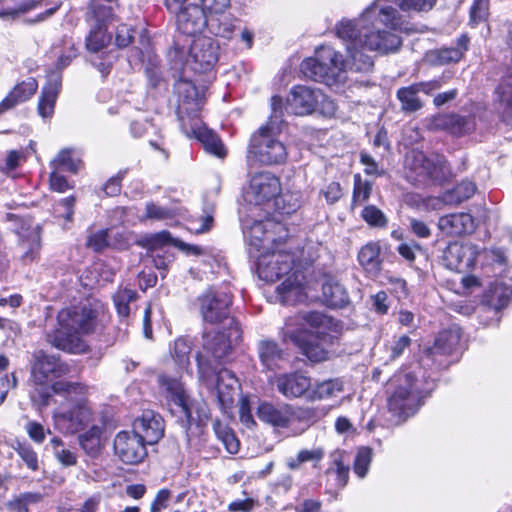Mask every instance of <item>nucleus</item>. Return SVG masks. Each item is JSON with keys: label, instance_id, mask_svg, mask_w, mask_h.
Segmentation results:
<instances>
[{"label": "nucleus", "instance_id": "nucleus-1", "mask_svg": "<svg viewBox=\"0 0 512 512\" xmlns=\"http://www.w3.org/2000/svg\"><path fill=\"white\" fill-rule=\"evenodd\" d=\"M364 29L360 17L356 20H343L336 26L339 38L346 41L349 60L330 46H320L315 56L302 61L300 70L311 80L322 82L329 87H338L346 80V70L369 72L373 68V60L363 53V49L371 51L364 43Z\"/></svg>", "mask_w": 512, "mask_h": 512}, {"label": "nucleus", "instance_id": "nucleus-2", "mask_svg": "<svg viewBox=\"0 0 512 512\" xmlns=\"http://www.w3.org/2000/svg\"><path fill=\"white\" fill-rule=\"evenodd\" d=\"M435 3L436 0H374L360 15L365 45L379 54L398 51L403 21L395 6L402 10L428 11Z\"/></svg>", "mask_w": 512, "mask_h": 512}, {"label": "nucleus", "instance_id": "nucleus-3", "mask_svg": "<svg viewBox=\"0 0 512 512\" xmlns=\"http://www.w3.org/2000/svg\"><path fill=\"white\" fill-rule=\"evenodd\" d=\"M339 332L338 322L332 317L317 311L299 313L289 319L282 328L283 342H292L313 362H321L328 357V348Z\"/></svg>", "mask_w": 512, "mask_h": 512}, {"label": "nucleus", "instance_id": "nucleus-4", "mask_svg": "<svg viewBox=\"0 0 512 512\" xmlns=\"http://www.w3.org/2000/svg\"><path fill=\"white\" fill-rule=\"evenodd\" d=\"M312 260L301 261L289 252L277 251L258 257V274L266 282L284 278L276 287L277 297L283 304H295L307 299V275Z\"/></svg>", "mask_w": 512, "mask_h": 512}, {"label": "nucleus", "instance_id": "nucleus-5", "mask_svg": "<svg viewBox=\"0 0 512 512\" xmlns=\"http://www.w3.org/2000/svg\"><path fill=\"white\" fill-rule=\"evenodd\" d=\"M391 389L387 400L389 412L395 422L405 421L413 416L434 389V382L426 376L425 370L414 364L398 371L389 382Z\"/></svg>", "mask_w": 512, "mask_h": 512}, {"label": "nucleus", "instance_id": "nucleus-6", "mask_svg": "<svg viewBox=\"0 0 512 512\" xmlns=\"http://www.w3.org/2000/svg\"><path fill=\"white\" fill-rule=\"evenodd\" d=\"M58 328L49 335V342L58 349L70 353H83L86 344L83 335L92 333L97 326V311L80 304L62 309L57 316Z\"/></svg>", "mask_w": 512, "mask_h": 512}, {"label": "nucleus", "instance_id": "nucleus-7", "mask_svg": "<svg viewBox=\"0 0 512 512\" xmlns=\"http://www.w3.org/2000/svg\"><path fill=\"white\" fill-rule=\"evenodd\" d=\"M52 390L67 400V404H62L54 412L56 428L67 434L82 430L92 419V409L87 400L88 387L81 383L60 380L53 383Z\"/></svg>", "mask_w": 512, "mask_h": 512}, {"label": "nucleus", "instance_id": "nucleus-8", "mask_svg": "<svg viewBox=\"0 0 512 512\" xmlns=\"http://www.w3.org/2000/svg\"><path fill=\"white\" fill-rule=\"evenodd\" d=\"M178 93L182 97V100L179 103V118L182 122V128L187 134V136H194L198 139L204 146L205 150L213 154L219 158H223L226 155V150L219 139V137L210 129H208L205 125L200 123H195L191 126V130L188 131L186 128V123L183 114H187L190 116L191 114L196 115L202 108L203 100L199 96L196 87L188 82L183 81L180 82L177 86Z\"/></svg>", "mask_w": 512, "mask_h": 512}, {"label": "nucleus", "instance_id": "nucleus-9", "mask_svg": "<svg viewBox=\"0 0 512 512\" xmlns=\"http://www.w3.org/2000/svg\"><path fill=\"white\" fill-rule=\"evenodd\" d=\"M158 392L165 399L167 406L174 413V408L180 414L181 425L185 429L188 445L194 444V430L202 433L198 423L192 418V407L189 395L180 378L166 373L159 374L157 377Z\"/></svg>", "mask_w": 512, "mask_h": 512}, {"label": "nucleus", "instance_id": "nucleus-10", "mask_svg": "<svg viewBox=\"0 0 512 512\" xmlns=\"http://www.w3.org/2000/svg\"><path fill=\"white\" fill-rule=\"evenodd\" d=\"M170 12L176 15L179 31L186 35H195L208 27L216 36L230 38L235 28L229 17H224L225 21L222 23L219 17L208 16L203 8L194 4Z\"/></svg>", "mask_w": 512, "mask_h": 512}, {"label": "nucleus", "instance_id": "nucleus-11", "mask_svg": "<svg viewBox=\"0 0 512 512\" xmlns=\"http://www.w3.org/2000/svg\"><path fill=\"white\" fill-rule=\"evenodd\" d=\"M278 131L272 121L253 134L249 153L262 165H279L286 161L288 152L285 144L278 138Z\"/></svg>", "mask_w": 512, "mask_h": 512}, {"label": "nucleus", "instance_id": "nucleus-12", "mask_svg": "<svg viewBox=\"0 0 512 512\" xmlns=\"http://www.w3.org/2000/svg\"><path fill=\"white\" fill-rule=\"evenodd\" d=\"M197 366L199 380L208 388L216 390V397L223 409L229 407L239 386L236 376L225 368L216 372L213 364L205 361L202 355L197 357Z\"/></svg>", "mask_w": 512, "mask_h": 512}, {"label": "nucleus", "instance_id": "nucleus-13", "mask_svg": "<svg viewBox=\"0 0 512 512\" xmlns=\"http://www.w3.org/2000/svg\"><path fill=\"white\" fill-rule=\"evenodd\" d=\"M406 166L415 174V180L418 182L427 180L441 182L449 173L443 156L438 154L427 156L418 150H413L406 156Z\"/></svg>", "mask_w": 512, "mask_h": 512}, {"label": "nucleus", "instance_id": "nucleus-14", "mask_svg": "<svg viewBox=\"0 0 512 512\" xmlns=\"http://www.w3.org/2000/svg\"><path fill=\"white\" fill-rule=\"evenodd\" d=\"M227 334L224 332H205L203 335V352L198 353L204 357V360L212 364L214 361L225 359L232 350V345L238 343L242 337L240 324L235 320H230V327L227 328Z\"/></svg>", "mask_w": 512, "mask_h": 512}, {"label": "nucleus", "instance_id": "nucleus-15", "mask_svg": "<svg viewBox=\"0 0 512 512\" xmlns=\"http://www.w3.org/2000/svg\"><path fill=\"white\" fill-rule=\"evenodd\" d=\"M281 193V183L271 172H259L251 176L244 191V200L254 206L264 205Z\"/></svg>", "mask_w": 512, "mask_h": 512}, {"label": "nucleus", "instance_id": "nucleus-16", "mask_svg": "<svg viewBox=\"0 0 512 512\" xmlns=\"http://www.w3.org/2000/svg\"><path fill=\"white\" fill-rule=\"evenodd\" d=\"M219 44L210 37L200 36L193 40L186 65L197 73L211 71L218 61Z\"/></svg>", "mask_w": 512, "mask_h": 512}, {"label": "nucleus", "instance_id": "nucleus-17", "mask_svg": "<svg viewBox=\"0 0 512 512\" xmlns=\"http://www.w3.org/2000/svg\"><path fill=\"white\" fill-rule=\"evenodd\" d=\"M200 311L204 321L211 324L227 322V328L230 327V305L231 296L228 292L208 290L200 298Z\"/></svg>", "mask_w": 512, "mask_h": 512}, {"label": "nucleus", "instance_id": "nucleus-18", "mask_svg": "<svg viewBox=\"0 0 512 512\" xmlns=\"http://www.w3.org/2000/svg\"><path fill=\"white\" fill-rule=\"evenodd\" d=\"M512 298V288L496 283L484 295L481 305V322L484 326L497 324L500 321V310L506 307Z\"/></svg>", "mask_w": 512, "mask_h": 512}, {"label": "nucleus", "instance_id": "nucleus-19", "mask_svg": "<svg viewBox=\"0 0 512 512\" xmlns=\"http://www.w3.org/2000/svg\"><path fill=\"white\" fill-rule=\"evenodd\" d=\"M145 444L138 433L120 431L114 439V451L122 462L138 464L147 456Z\"/></svg>", "mask_w": 512, "mask_h": 512}, {"label": "nucleus", "instance_id": "nucleus-20", "mask_svg": "<svg viewBox=\"0 0 512 512\" xmlns=\"http://www.w3.org/2000/svg\"><path fill=\"white\" fill-rule=\"evenodd\" d=\"M479 253V247L471 242H453L444 250L443 260L451 270L466 271L475 266Z\"/></svg>", "mask_w": 512, "mask_h": 512}, {"label": "nucleus", "instance_id": "nucleus-21", "mask_svg": "<svg viewBox=\"0 0 512 512\" xmlns=\"http://www.w3.org/2000/svg\"><path fill=\"white\" fill-rule=\"evenodd\" d=\"M319 97H321L320 90L304 85L295 86L286 99L285 110L287 113L299 116L311 114L317 108Z\"/></svg>", "mask_w": 512, "mask_h": 512}, {"label": "nucleus", "instance_id": "nucleus-22", "mask_svg": "<svg viewBox=\"0 0 512 512\" xmlns=\"http://www.w3.org/2000/svg\"><path fill=\"white\" fill-rule=\"evenodd\" d=\"M69 371L68 365L54 355H48L43 351L34 354L32 377L37 385H44L49 379L61 377Z\"/></svg>", "mask_w": 512, "mask_h": 512}, {"label": "nucleus", "instance_id": "nucleus-23", "mask_svg": "<svg viewBox=\"0 0 512 512\" xmlns=\"http://www.w3.org/2000/svg\"><path fill=\"white\" fill-rule=\"evenodd\" d=\"M277 391L286 399L306 397L312 387L311 378L301 372L281 373L275 376Z\"/></svg>", "mask_w": 512, "mask_h": 512}, {"label": "nucleus", "instance_id": "nucleus-24", "mask_svg": "<svg viewBox=\"0 0 512 512\" xmlns=\"http://www.w3.org/2000/svg\"><path fill=\"white\" fill-rule=\"evenodd\" d=\"M133 429L132 432L138 433L144 443L153 445L164 435V421L158 413L145 410L140 417L135 419Z\"/></svg>", "mask_w": 512, "mask_h": 512}, {"label": "nucleus", "instance_id": "nucleus-25", "mask_svg": "<svg viewBox=\"0 0 512 512\" xmlns=\"http://www.w3.org/2000/svg\"><path fill=\"white\" fill-rule=\"evenodd\" d=\"M256 414L259 420L274 428L292 429L291 404L263 401L258 405Z\"/></svg>", "mask_w": 512, "mask_h": 512}, {"label": "nucleus", "instance_id": "nucleus-26", "mask_svg": "<svg viewBox=\"0 0 512 512\" xmlns=\"http://www.w3.org/2000/svg\"><path fill=\"white\" fill-rule=\"evenodd\" d=\"M62 87V75L52 71L47 75V83L43 86L38 101V114L43 118H50L54 113L55 103Z\"/></svg>", "mask_w": 512, "mask_h": 512}, {"label": "nucleus", "instance_id": "nucleus-27", "mask_svg": "<svg viewBox=\"0 0 512 512\" xmlns=\"http://www.w3.org/2000/svg\"><path fill=\"white\" fill-rule=\"evenodd\" d=\"M474 219L468 213H453L440 217L438 228L448 236H461L474 230Z\"/></svg>", "mask_w": 512, "mask_h": 512}, {"label": "nucleus", "instance_id": "nucleus-28", "mask_svg": "<svg viewBox=\"0 0 512 512\" xmlns=\"http://www.w3.org/2000/svg\"><path fill=\"white\" fill-rule=\"evenodd\" d=\"M37 89L38 83L32 77L15 85L0 102V115L29 100L36 93Z\"/></svg>", "mask_w": 512, "mask_h": 512}, {"label": "nucleus", "instance_id": "nucleus-29", "mask_svg": "<svg viewBox=\"0 0 512 512\" xmlns=\"http://www.w3.org/2000/svg\"><path fill=\"white\" fill-rule=\"evenodd\" d=\"M322 299L325 305L331 308H343L350 303L346 288L332 276H326L324 279Z\"/></svg>", "mask_w": 512, "mask_h": 512}, {"label": "nucleus", "instance_id": "nucleus-30", "mask_svg": "<svg viewBox=\"0 0 512 512\" xmlns=\"http://www.w3.org/2000/svg\"><path fill=\"white\" fill-rule=\"evenodd\" d=\"M272 225L271 221H254L250 226L247 222H243L244 235L249 240V244L257 251L266 248L270 242L274 241L269 231V227Z\"/></svg>", "mask_w": 512, "mask_h": 512}, {"label": "nucleus", "instance_id": "nucleus-31", "mask_svg": "<svg viewBox=\"0 0 512 512\" xmlns=\"http://www.w3.org/2000/svg\"><path fill=\"white\" fill-rule=\"evenodd\" d=\"M257 353L262 366L267 370L279 368V362L284 359L283 350L275 341L269 339L257 343Z\"/></svg>", "mask_w": 512, "mask_h": 512}, {"label": "nucleus", "instance_id": "nucleus-32", "mask_svg": "<svg viewBox=\"0 0 512 512\" xmlns=\"http://www.w3.org/2000/svg\"><path fill=\"white\" fill-rule=\"evenodd\" d=\"M380 245L376 242H369L364 245L358 253L359 264L367 274L375 277L381 270Z\"/></svg>", "mask_w": 512, "mask_h": 512}, {"label": "nucleus", "instance_id": "nucleus-33", "mask_svg": "<svg viewBox=\"0 0 512 512\" xmlns=\"http://www.w3.org/2000/svg\"><path fill=\"white\" fill-rule=\"evenodd\" d=\"M342 391L343 383L339 379H329L322 382H317L310 388V392L307 394V400L317 401L329 399L337 396Z\"/></svg>", "mask_w": 512, "mask_h": 512}, {"label": "nucleus", "instance_id": "nucleus-34", "mask_svg": "<svg viewBox=\"0 0 512 512\" xmlns=\"http://www.w3.org/2000/svg\"><path fill=\"white\" fill-rule=\"evenodd\" d=\"M461 336V328L453 325L439 332L435 340V348L441 353L450 354L459 347Z\"/></svg>", "mask_w": 512, "mask_h": 512}, {"label": "nucleus", "instance_id": "nucleus-35", "mask_svg": "<svg viewBox=\"0 0 512 512\" xmlns=\"http://www.w3.org/2000/svg\"><path fill=\"white\" fill-rule=\"evenodd\" d=\"M114 15L111 6H107L100 0H92L88 7L87 20L90 26L107 27L112 22Z\"/></svg>", "mask_w": 512, "mask_h": 512}, {"label": "nucleus", "instance_id": "nucleus-36", "mask_svg": "<svg viewBox=\"0 0 512 512\" xmlns=\"http://www.w3.org/2000/svg\"><path fill=\"white\" fill-rule=\"evenodd\" d=\"M476 192V185L472 181H462L452 190L446 191L442 196V202L447 205H458L470 199Z\"/></svg>", "mask_w": 512, "mask_h": 512}, {"label": "nucleus", "instance_id": "nucleus-37", "mask_svg": "<svg viewBox=\"0 0 512 512\" xmlns=\"http://www.w3.org/2000/svg\"><path fill=\"white\" fill-rule=\"evenodd\" d=\"M327 414V411L324 408H314V407H303V406H293L291 405V424L292 430L299 423H313L321 419Z\"/></svg>", "mask_w": 512, "mask_h": 512}, {"label": "nucleus", "instance_id": "nucleus-38", "mask_svg": "<svg viewBox=\"0 0 512 512\" xmlns=\"http://www.w3.org/2000/svg\"><path fill=\"white\" fill-rule=\"evenodd\" d=\"M418 93L419 91L414 84L402 87L397 91V98L400 101L402 111L415 112L422 108L423 103L418 97Z\"/></svg>", "mask_w": 512, "mask_h": 512}, {"label": "nucleus", "instance_id": "nucleus-39", "mask_svg": "<svg viewBox=\"0 0 512 512\" xmlns=\"http://www.w3.org/2000/svg\"><path fill=\"white\" fill-rule=\"evenodd\" d=\"M328 477H333L335 486L343 488L349 477V467L345 464L344 454L337 452L333 455L332 466L327 470Z\"/></svg>", "mask_w": 512, "mask_h": 512}, {"label": "nucleus", "instance_id": "nucleus-40", "mask_svg": "<svg viewBox=\"0 0 512 512\" xmlns=\"http://www.w3.org/2000/svg\"><path fill=\"white\" fill-rule=\"evenodd\" d=\"M325 455L324 449L321 447H315L313 449H303L298 452L296 457H290L287 459V466L291 470L298 469L303 463L312 462L314 464L320 462Z\"/></svg>", "mask_w": 512, "mask_h": 512}, {"label": "nucleus", "instance_id": "nucleus-41", "mask_svg": "<svg viewBox=\"0 0 512 512\" xmlns=\"http://www.w3.org/2000/svg\"><path fill=\"white\" fill-rule=\"evenodd\" d=\"M79 443L88 455H97L101 448V428L92 426L85 433L79 435Z\"/></svg>", "mask_w": 512, "mask_h": 512}, {"label": "nucleus", "instance_id": "nucleus-42", "mask_svg": "<svg viewBox=\"0 0 512 512\" xmlns=\"http://www.w3.org/2000/svg\"><path fill=\"white\" fill-rule=\"evenodd\" d=\"M81 166V161L73 157L72 150L64 149L50 162L51 169L58 171H68L77 173Z\"/></svg>", "mask_w": 512, "mask_h": 512}, {"label": "nucleus", "instance_id": "nucleus-43", "mask_svg": "<svg viewBox=\"0 0 512 512\" xmlns=\"http://www.w3.org/2000/svg\"><path fill=\"white\" fill-rule=\"evenodd\" d=\"M192 344L188 338L180 337L175 340L173 348L171 349V355L175 360L176 364L181 369H187L190 362L189 356L191 353Z\"/></svg>", "mask_w": 512, "mask_h": 512}, {"label": "nucleus", "instance_id": "nucleus-44", "mask_svg": "<svg viewBox=\"0 0 512 512\" xmlns=\"http://www.w3.org/2000/svg\"><path fill=\"white\" fill-rule=\"evenodd\" d=\"M428 60L434 65H448L456 63L462 59V50L451 48H443L431 51L428 55Z\"/></svg>", "mask_w": 512, "mask_h": 512}, {"label": "nucleus", "instance_id": "nucleus-45", "mask_svg": "<svg viewBox=\"0 0 512 512\" xmlns=\"http://www.w3.org/2000/svg\"><path fill=\"white\" fill-rule=\"evenodd\" d=\"M107 27L91 26L90 33L86 39V46L92 52H98L110 41V36L106 33Z\"/></svg>", "mask_w": 512, "mask_h": 512}, {"label": "nucleus", "instance_id": "nucleus-46", "mask_svg": "<svg viewBox=\"0 0 512 512\" xmlns=\"http://www.w3.org/2000/svg\"><path fill=\"white\" fill-rule=\"evenodd\" d=\"M474 127L475 122L473 117L451 113V122L449 123L448 133L455 136H462L471 132Z\"/></svg>", "mask_w": 512, "mask_h": 512}, {"label": "nucleus", "instance_id": "nucleus-47", "mask_svg": "<svg viewBox=\"0 0 512 512\" xmlns=\"http://www.w3.org/2000/svg\"><path fill=\"white\" fill-rule=\"evenodd\" d=\"M8 364V359L0 355V405L4 402L9 390L14 388L17 384L14 374H8L6 372Z\"/></svg>", "mask_w": 512, "mask_h": 512}, {"label": "nucleus", "instance_id": "nucleus-48", "mask_svg": "<svg viewBox=\"0 0 512 512\" xmlns=\"http://www.w3.org/2000/svg\"><path fill=\"white\" fill-rule=\"evenodd\" d=\"M42 499L39 493H23L8 501L6 506L11 512H28L31 504L38 503Z\"/></svg>", "mask_w": 512, "mask_h": 512}, {"label": "nucleus", "instance_id": "nucleus-49", "mask_svg": "<svg viewBox=\"0 0 512 512\" xmlns=\"http://www.w3.org/2000/svg\"><path fill=\"white\" fill-rule=\"evenodd\" d=\"M180 213V209L178 208H167L150 202L146 204L145 217L147 219L164 221L172 219L175 216L179 215Z\"/></svg>", "mask_w": 512, "mask_h": 512}, {"label": "nucleus", "instance_id": "nucleus-50", "mask_svg": "<svg viewBox=\"0 0 512 512\" xmlns=\"http://www.w3.org/2000/svg\"><path fill=\"white\" fill-rule=\"evenodd\" d=\"M371 192L372 184L367 180H363L359 174L354 175L352 205L362 204L367 201Z\"/></svg>", "mask_w": 512, "mask_h": 512}, {"label": "nucleus", "instance_id": "nucleus-51", "mask_svg": "<svg viewBox=\"0 0 512 512\" xmlns=\"http://www.w3.org/2000/svg\"><path fill=\"white\" fill-rule=\"evenodd\" d=\"M137 293L131 289H121L114 296V303L117 308L118 314L127 317L130 313L129 304L135 301Z\"/></svg>", "mask_w": 512, "mask_h": 512}, {"label": "nucleus", "instance_id": "nucleus-52", "mask_svg": "<svg viewBox=\"0 0 512 512\" xmlns=\"http://www.w3.org/2000/svg\"><path fill=\"white\" fill-rule=\"evenodd\" d=\"M201 2L208 16L219 17L222 23L225 21L224 17H229L233 21L230 15L225 14L230 4L229 0H201Z\"/></svg>", "mask_w": 512, "mask_h": 512}, {"label": "nucleus", "instance_id": "nucleus-53", "mask_svg": "<svg viewBox=\"0 0 512 512\" xmlns=\"http://www.w3.org/2000/svg\"><path fill=\"white\" fill-rule=\"evenodd\" d=\"M40 4V0H20L13 8H5L0 11V18H16L35 9Z\"/></svg>", "mask_w": 512, "mask_h": 512}, {"label": "nucleus", "instance_id": "nucleus-54", "mask_svg": "<svg viewBox=\"0 0 512 512\" xmlns=\"http://www.w3.org/2000/svg\"><path fill=\"white\" fill-rule=\"evenodd\" d=\"M372 459L370 448L362 447L358 450L354 461V472L359 478H364L369 470Z\"/></svg>", "mask_w": 512, "mask_h": 512}, {"label": "nucleus", "instance_id": "nucleus-55", "mask_svg": "<svg viewBox=\"0 0 512 512\" xmlns=\"http://www.w3.org/2000/svg\"><path fill=\"white\" fill-rule=\"evenodd\" d=\"M215 432L229 453L235 454L239 451V441L230 429L218 425Z\"/></svg>", "mask_w": 512, "mask_h": 512}, {"label": "nucleus", "instance_id": "nucleus-56", "mask_svg": "<svg viewBox=\"0 0 512 512\" xmlns=\"http://www.w3.org/2000/svg\"><path fill=\"white\" fill-rule=\"evenodd\" d=\"M361 216L371 226L384 227L387 224V218L383 212L374 205L366 206Z\"/></svg>", "mask_w": 512, "mask_h": 512}, {"label": "nucleus", "instance_id": "nucleus-57", "mask_svg": "<svg viewBox=\"0 0 512 512\" xmlns=\"http://www.w3.org/2000/svg\"><path fill=\"white\" fill-rule=\"evenodd\" d=\"M411 344V339L407 335H402L394 338L391 342L386 345V349L389 352V358L394 360L400 357L405 349Z\"/></svg>", "mask_w": 512, "mask_h": 512}, {"label": "nucleus", "instance_id": "nucleus-58", "mask_svg": "<svg viewBox=\"0 0 512 512\" xmlns=\"http://www.w3.org/2000/svg\"><path fill=\"white\" fill-rule=\"evenodd\" d=\"M489 16V0H474L470 8V19L474 24L486 21Z\"/></svg>", "mask_w": 512, "mask_h": 512}, {"label": "nucleus", "instance_id": "nucleus-59", "mask_svg": "<svg viewBox=\"0 0 512 512\" xmlns=\"http://www.w3.org/2000/svg\"><path fill=\"white\" fill-rule=\"evenodd\" d=\"M61 173V171L51 169L49 177V185L51 190L58 193H64L74 187L73 184L69 183Z\"/></svg>", "mask_w": 512, "mask_h": 512}, {"label": "nucleus", "instance_id": "nucleus-60", "mask_svg": "<svg viewBox=\"0 0 512 512\" xmlns=\"http://www.w3.org/2000/svg\"><path fill=\"white\" fill-rule=\"evenodd\" d=\"M239 417L241 423L247 428L251 429L256 426V422L250 407V402L246 396H242L239 401Z\"/></svg>", "mask_w": 512, "mask_h": 512}, {"label": "nucleus", "instance_id": "nucleus-61", "mask_svg": "<svg viewBox=\"0 0 512 512\" xmlns=\"http://www.w3.org/2000/svg\"><path fill=\"white\" fill-rule=\"evenodd\" d=\"M87 247L96 252L102 251L108 246V231L99 230L92 232L87 238Z\"/></svg>", "mask_w": 512, "mask_h": 512}, {"label": "nucleus", "instance_id": "nucleus-62", "mask_svg": "<svg viewBox=\"0 0 512 512\" xmlns=\"http://www.w3.org/2000/svg\"><path fill=\"white\" fill-rule=\"evenodd\" d=\"M426 127L430 131H446L449 130V123L451 122L450 114H438L426 120Z\"/></svg>", "mask_w": 512, "mask_h": 512}, {"label": "nucleus", "instance_id": "nucleus-63", "mask_svg": "<svg viewBox=\"0 0 512 512\" xmlns=\"http://www.w3.org/2000/svg\"><path fill=\"white\" fill-rule=\"evenodd\" d=\"M133 30L126 24L117 26L115 32V43L119 48L127 47L133 40Z\"/></svg>", "mask_w": 512, "mask_h": 512}, {"label": "nucleus", "instance_id": "nucleus-64", "mask_svg": "<svg viewBox=\"0 0 512 512\" xmlns=\"http://www.w3.org/2000/svg\"><path fill=\"white\" fill-rule=\"evenodd\" d=\"M257 505V501L251 497L236 499L228 505L229 512H251Z\"/></svg>", "mask_w": 512, "mask_h": 512}]
</instances>
